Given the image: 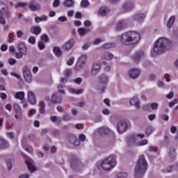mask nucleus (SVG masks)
<instances>
[{"label": "nucleus", "instance_id": "1", "mask_svg": "<svg viewBox=\"0 0 178 178\" xmlns=\"http://www.w3.org/2000/svg\"><path fill=\"white\" fill-rule=\"evenodd\" d=\"M120 41L122 45H137L140 41V33L137 31H128L120 37Z\"/></svg>", "mask_w": 178, "mask_h": 178}, {"label": "nucleus", "instance_id": "2", "mask_svg": "<svg viewBox=\"0 0 178 178\" xmlns=\"http://www.w3.org/2000/svg\"><path fill=\"white\" fill-rule=\"evenodd\" d=\"M170 48H172L170 40L166 38H160L154 42L153 52L154 54H163Z\"/></svg>", "mask_w": 178, "mask_h": 178}, {"label": "nucleus", "instance_id": "3", "mask_svg": "<svg viewBox=\"0 0 178 178\" xmlns=\"http://www.w3.org/2000/svg\"><path fill=\"white\" fill-rule=\"evenodd\" d=\"M147 168L148 162H147V159H145V155L142 154L139 156V159H138L136 165L135 167V177H144V175H145V172H147Z\"/></svg>", "mask_w": 178, "mask_h": 178}, {"label": "nucleus", "instance_id": "4", "mask_svg": "<svg viewBox=\"0 0 178 178\" xmlns=\"http://www.w3.org/2000/svg\"><path fill=\"white\" fill-rule=\"evenodd\" d=\"M117 158L118 156H116V154H111L103 160L102 163V168L104 170H111V169H113L118 163Z\"/></svg>", "mask_w": 178, "mask_h": 178}, {"label": "nucleus", "instance_id": "5", "mask_svg": "<svg viewBox=\"0 0 178 178\" xmlns=\"http://www.w3.org/2000/svg\"><path fill=\"white\" fill-rule=\"evenodd\" d=\"M99 90L104 94L106 90V86L109 83V76L108 75L103 74L99 76Z\"/></svg>", "mask_w": 178, "mask_h": 178}, {"label": "nucleus", "instance_id": "6", "mask_svg": "<svg viewBox=\"0 0 178 178\" xmlns=\"http://www.w3.org/2000/svg\"><path fill=\"white\" fill-rule=\"evenodd\" d=\"M88 57L86 54H82L77 60L76 64L75 65V70L76 72H80L82 70L83 67L86 66V63H87Z\"/></svg>", "mask_w": 178, "mask_h": 178}, {"label": "nucleus", "instance_id": "7", "mask_svg": "<svg viewBox=\"0 0 178 178\" xmlns=\"http://www.w3.org/2000/svg\"><path fill=\"white\" fill-rule=\"evenodd\" d=\"M127 129H129V122L121 120L117 123V130L120 134L126 133Z\"/></svg>", "mask_w": 178, "mask_h": 178}, {"label": "nucleus", "instance_id": "8", "mask_svg": "<svg viewBox=\"0 0 178 178\" xmlns=\"http://www.w3.org/2000/svg\"><path fill=\"white\" fill-rule=\"evenodd\" d=\"M22 73L26 83H31L33 81V76L29 67L24 66L22 69Z\"/></svg>", "mask_w": 178, "mask_h": 178}, {"label": "nucleus", "instance_id": "9", "mask_svg": "<svg viewBox=\"0 0 178 178\" xmlns=\"http://www.w3.org/2000/svg\"><path fill=\"white\" fill-rule=\"evenodd\" d=\"M136 8V5L134 4V2L131 0L127 1L122 6V10L126 12H130L131 10H133Z\"/></svg>", "mask_w": 178, "mask_h": 178}, {"label": "nucleus", "instance_id": "10", "mask_svg": "<svg viewBox=\"0 0 178 178\" xmlns=\"http://www.w3.org/2000/svg\"><path fill=\"white\" fill-rule=\"evenodd\" d=\"M143 58H144V51H138L131 56V59L134 63H140Z\"/></svg>", "mask_w": 178, "mask_h": 178}, {"label": "nucleus", "instance_id": "11", "mask_svg": "<svg viewBox=\"0 0 178 178\" xmlns=\"http://www.w3.org/2000/svg\"><path fill=\"white\" fill-rule=\"evenodd\" d=\"M127 144L128 147H137V138L134 135H130L127 138Z\"/></svg>", "mask_w": 178, "mask_h": 178}, {"label": "nucleus", "instance_id": "12", "mask_svg": "<svg viewBox=\"0 0 178 178\" xmlns=\"http://www.w3.org/2000/svg\"><path fill=\"white\" fill-rule=\"evenodd\" d=\"M129 104L132 106H135L137 111H138V109H141V102H140V99L138 97H132L129 101Z\"/></svg>", "mask_w": 178, "mask_h": 178}, {"label": "nucleus", "instance_id": "13", "mask_svg": "<svg viewBox=\"0 0 178 178\" xmlns=\"http://www.w3.org/2000/svg\"><path fill=\"white\" fill-rule=\"evenodd\" d=\"M67 140L72 145H75L76 147H79V145H80V140H79V138L73 134L68 135Z\"/></svg>", "mask_w": 178, "mask_h": 178}, {"label": "nucleus", "instance_id": "14", "mask_svg": "<svg viewBox=\"0 0 178 178\" xmlns=\"http://www.w3.org/2000/svg\"><path fill=\"white\" fill-rule=\"evenodd\" d=\"M140 74H141V72L137 68H132L129 71L130 79H138Z\"/></svg>", "mask_w": 178, "mask_h": 178}, {"label": "nucleus", "instance_id": "15", "mask_svg": "<svg viewBox=\"0 0 178 178\" xmlns=\"http://www.w3.org/2000/svg\"><path fill=\"white\" fill-rule=\"evenodd\" d=\"M81 166H83V164L81 163V161H80V159L77 157H74L71 162V168H72V169L77 170L81 168Z\"/></svg>", "mask_w": 178, "mask_h": 178}, {"label": "nucleus", "instance_id": "16", "mask_svg": "<svg viewBox=\"0 0 178 178\" xmlns=\"http://www.w3.org/2000/svg\"><path fill=\"white\" fill-rule=\"evenodd\" d=\"M13 106L16 113L15 115V119H22V117L23 116V113L22 112V108H20V106L17 103H15L14 104Z\"/></svg>", "mask_w": 178, "mask_h": 178}, {"label": "nucleus", "instance_id": "17", "mask_svg": "<svg viewBox=\"0 0 178 178\" xmlns=\"http://www.w3.org/2000/svg\"><path fill=\"white\" fill-rule=\"evenodd\" d=\"M25 162L29 170H30L31 173H33V172H35V166L34 165V161L31 158L28 157V159L25 160Z\"/></svg>", "mask_w": 178, "mask_h": 178}, {"label": "nucleus", "instance_id": "18", "mask_svg": "<svg viewBox=\"0 0 178 178\" xmlns=\"http://www.w3.org/2000/svg\"><path fill=\"white\" fill-rule=\"evenodd\" d=\"M51 102L53 104H60L62 102V95L58 92L54 93L51 95Z\"/></svg>", "mask_w": 178, "mask_h": 178}, {"label": "nucleus", "instance_id": "19", "mask_svg": "<svg viewBox=\"0 0 178 178\" xmlns=\"http://www.w3.org/2000/svg\"><path fill=\"white\" fill-rule=\"evenodd\" d=\"M99 70H101V64L95 63L91 70L92 76H97V74H98L99 72Z\"/></svg>", "mask_w": 178, "mask_h": 178}, {"label": "nucleus", "instance_id": "20", "mask_svg": "<svg viewBox=\"0 0 178 178\" xmlns=\"http://www.w3.org/2000/svg\"><path fill=\"white\" fill-rule=\"evenodd\" d=\"M74 45V39H70L63 45V49H65V51H69L72 49V48H73Z\"/></svg>", "mask_w": 178, "mask_h": 178}, {"label": "nucleus", "instance_id": "21", "mask_svg": "<svg viewBox=\"0 0 178 178\" xmlns=\"http://www.w3.org/2000/svg\"><path fill=\"white\" fill-rule=\"evenodd\" d=\"M18 49L23 55H27V46H26V43L24 42H21L18 44Z\"/></svg>", "mask_w": 178, "mask_h": 178}, {"label": "nucleus", "instance_id": "22", "mask_svg": "<svg viewBox=\"0 0 178 178\" xmlns=\"http://www.w3.org/2000/svg\"><path fill=\"white\" fill-rule=\"evenodd\" d=\"M9 148V142L5 138H0V149L5 150Z\"/></svg>", "mask_w": 178, "mask_h": 178}, {"label": "nucleus", "instance_id": "23", "mask_svg": "<svg viewBox=\"0 0 178 178\" xmlns=\"http://www.w3.org/2000/svg\"><path fill=\"white\" fill-rule=\"evenodd\" d=\"M133 19L135 20V22H144V19H145V14L136 13L134 15Z\"/></svg>", "mask_w": 178, "mask_h": 178}, {"label": "nucleus", "instance_id": "24", "mask_svg": "<svg viewBox=\"0 0 178 178\" xmlns=\"http://www.w3.org/2000/svg\"><path fill=\"white\" fill-rule=\"evenodd\" d=\"M28 101L29 104H31L32 105H35V95H34V93L33 92H28Z\"/></svg>", "mask_w": 178, "mask_h": 178}, {"label": "nucleus", "instance_id": "25", "mask_svg": "<svg viewBox=\"0 0 178 178\" xmlns=\"http://www.w3.org/2000/svg\"><path fill=\"white\" fill-rule=\"evenodd\" d=\"M175 20L176 17L175 15L170 17L166 23L167 29H172V26L175 24Z\"/></svg>", "mask_w": 178, "mask_h": 178}, {"label": "nucleus", "instance_id": "26", "mask_svg": "<svg viewBox=\"0 0 178 178\" xmlns=\"http://www.w3.org/2000/svg\"><path fill=\"white\" fill-rule=\"evenodd\" d=\"M68 92H70V94H76V95H80V94H83V92H84V89L77 90L74 88H69Z\"/></svg>", "mask_w": 178, "mask_h": 178}, {"label": "nucleus", "instance_id": "27", "mask_svg": "<svg viewBox=\"0 0 178 178\" xmlns=\"http://www.w3.org/2000/svg\"><path fill=\"white\" fill-rule=\"evenodd\" d=\"M127 26V24H126V21L124 20H121L117 22L116 24V29L117 30H123L124 27Z\"/></svg>", "mask_w": 178, "mask_h": 178}, {"label": "nucleus", "instance_id": "28", "mask_svg": "<svg viewBox=\"0 0 178 178\" xmlns=\"http://www.w3.org/2000/svg\"><path fill=\"white\" fill-rule=\"evenodd\" d=\"M110 10L108 7H102L99 10V13L100 16H106V15H108Z\"/></svg>", "mask_w": 178, "mask_h": 178}, {"label": "nucleus", "instance_id": "29", "mask_svg": "<svg viewBox=\"0 0 178 178\" xmlns=\"http://www.w3.org/2000/svg\"><path fill=\"white\" fill-rule=\"evenodd\" d=\"M31 31L35 35H40V34H41V27H40L38 26H33L31 29Z\"/></svg>", "mask_w": 178, "mask_h": 178}, {"label": "nucleus", "instance_id": "30", "mask_svg": "<svg viewBox=\"0 0 178 178\" xmlns=\"http://www.w3.org/2000/svg\"><path fill=\"white\" fill-rule=\"evenodd\" d=\"M53 51L54 53V54L56 55V56H57V58H61L62 57V49H60L59 48V47H53Z\"/></svg>", "mask_w": 178, "mask_h": 178}, {"label": "nucleus", "instance_id": "31", "mask_svg": "<svg viewBox=\"0 0 178 178\" xmlns=\"http://www.w3.org/2000/svg\"><path fill=\"white\" fill-rule=\"evenodd\" d=\"M115 56L111 52H105L103 54L102 58L106 60H112Z\"/></svg>", "mask_w": 178, "mask_h": 178}, {"label": "nucleus", "instance_id": "32", "mask_svg": "<svg viewBox=\"0 0 178 178\" xmlns=\"http://www.w3.org/2000/svg\"><path fill=\"white\" fill-rule=\"evenodd\" d=\"M29 8L31 12H36V10H40V6L39 4L31 3Z\"/></svg>", "mask_w": 178, "mask_h": 178}, {"label": "nucleus", "instance_id": "33", "mask_svg": "<svg viewBox=\"0 0 178 178\" xmlns=\"http://www.w3.org/2000/svg\"><path fill=\"white\" fill-rule=\"evenodd\" d=\"M48 19V17L46 15H42L41 17H35V22L36 23H40L41 22H47Z\"/></svg>", "mask_w": 178, "mask_h": 178}, {"label": "nucleus", "instance_id": "34", "mask_svg": "<svg viewBox=\"0 0 178 178\" xmlns=\"http://www.w3.org/2000/svg\"><path fill=\"white\" fill-rule=\"evenodd\" d=\"M24 92H17L15 95V98H16V99H20L21 101H23V99H24Z\"/></svg>", "mask_w": 178, "mask_h": 178}, {"label": "nucleus", "instance_id": "35", "mask_svg": "<svg viewBox=\"0 0 178 178\" xmlns=\"http://www.w3.org/2000/svg\"><path fill=\"white\" fill-rule=\"evenodd\" d=\"M65 8H72L74 5V1L73 0H65L63 3Z\"/></svg>", "mask_w": 178, "mask_h": 178}, {"label": "nucleus", "instance_id": "36", "mask_svg": "<svg viewBox=\"0 0 178 178\" xmlns=\"http://www.w3.org/2000/svg\"><path fill=\"white\" fill-rule=\"evenodd\" d=\"M50 120H51L53 123H60V122H62V118L58 116H51Z\"/></svg>", "mask_w": 178, "mask_h": 178}, {"label": "nucleus", "instance_id": "37", "mask_svg": "<svg viewBox=\"0 0 178 178\" xmlns=\"http://www.w3.org/2000/svg\"><path fill=\"white\" fill-rule=\"evenodd\" d=\"M170 158H176V149L174 147H171L169 151Z\"/></svg>", "mask_w": 178, "mask_h": 178}, {"label": "nucleus", "instance_id": "38", "mask_svg": "<svg viewBox=\"0 0 178 178\" xmlns=\"http://www.w3.org/2000/svg\"><path fill=\"white\" fill-rule=\"evenodd\" d=\"M129 175L127 172H118L116 174L115 177L116 178H127Z\"/></svg>", "mask_w": 178, "mask_h": 178}, {"label": "nucleus", "instance_id": "39", "mask_svg": "<svg viewBox=\"0 0 178 178\" xmlns=\"http://www.w3.org/2000/svg\"><path fill=\"white\" fill-rule=\"evenodd\" d=\"M45 103L44 102H42L40 105V113L42 115L45 114Z\"/></svg>", "mask_w": 178, "mask_h": 178}, {"label": "nucleus", "instance_id": "40", "mask_svg": "<svg viewBox=\"0 0 178 178\" xmlns=\"http://www.w3.org/2000/svg\"><path fill=\"white\" fill-rule=\"evenodd\" d=\"M65 85L60 83L58 86V92H60V94H63L65 95V90H63V88H65Z\"/></svg>", "mask_w": 178, "mask_h": 178}, {"label": "nucleus", "instance_id": "41", "mask_svg": "<svg viewBox=\"0 0 178 178\" xmlns=\"http://www.w3.org/2000/svg\"><path fill=\"white\" fill-rule=\"evenodd\" d=\"M113 47H115V44L111 42L105 43L102 45V48H104V49H109V48H112Z\"/></svg>", "mask_w": 178, "mask_h": 178}, {"label": "nucleus", "instance_id": "42", "mask_svg": "<svg viewBox=\"0 0 178 178\" xmlns=\"http://www.w3.org/2000/svg\"><path fill=\"white\" fill-rule=\"evenodd\" d=\"M81 6L82 8H88V6H90V1H88V0H82L81 2Z\"/></svg>", "mask_w": 178, "mask_h": 178}, {"label": "nucleus", "instance_id": "43", "mask_svg": "<svg viewBox=\"0 0 178 178\" xmlns=\"http://www.w3.org/2000/svg\"><path fill=\"white\" fill-rule=\"evenodd\" d=\"M148 144V140L147 139H144L138 142L137 147H143V145H147Z\"/></svg>", "mask_w": 178, "mask_h": 178}, {"label": "nucleus", "instance_id": "44", "mask_svg": "<svg viewBox=\"0 0 178 178\" xmlns=\"http://www.w3.org/2000/svg\"><path fill=\"white\" fill-rule=\"evenodd\" d=\"M40 41H43V42L47 43L48 42V41H49V39L48 38V35H47L46 34H43L40 36Z\"/></svg>", "mask_w": 178, "mask_h": 178}, {"label": "nucleus", "instance_id": "45", "mask_svg": "<svg viewBox=\"0 0 178 178\" xmlns=\"http://www.w3.org/2000/svg\"><path fill=\"white\" fill-rule=\"evenodd\" d=\"M157 86L159 87V88H165V83L163 82V79H159L157 81Z\"/></svg>", "mask_w": 178, "mask_h": 178}, {"label": "nucleus", "instance_id": "46", "mask_svg": "<svg viewBox=\"0 0 178 178\" xmlns=\"http://www.w3.org/2000/svg\"><path fill=\"white\" fill-rule=\"evenodd\" d=\"M78 33H79L80 37H83V35H86V33H87V31H86V29H84V28H79L78 30Z\"/></svg>", "mask_w": 178, "mask_h": 178}, {"label": "nucleus", "instance_id": "47", "mask_svg": "<svg viewBox=\"0 0 178 178\" xmlns=\"http://www.w3.org/2000/svg\"><path fill=\"white\" fill-rule=\"evenodd\" d=\"M172 170H173V166H170L163 169L162 172H163V173H171Z\"/></svg>", "mask_w": 178, "mask_h": 178}, {"label": "nucleus", "instance_id": "48", "mask_svg": "<svg viewBox=\"0 0 178 178\" xmlns=\"http://www.w3.org/2000/svg\"><path fill=\"white\" fill-rule=\"evenodd\" d=\"M38 47L39 49H40V50L45 49V44H44V42H42V41H39L38 42Z\"/></svg>", "mask_w": 178, "mask_h": 178}, {"label": "nucleus", "instance_id": "49", "mask_svg": "<svg viewBox=\"0 0 178 178\" xmlns=\"http://www.w3.org/2000/svg\"><path fill=\"white\" fill-rule=\"evenodd\" d=\"M82 81H83V78H81V77H78V78L73 79V82L78 85L81 84Z\"/></svg>", "mask_w": 178, "mask_h": 178}, {"label": "nucleus", "instance_id": "50", "mask_svg": "<svg viewBox=\"0 0 178 178\" xmlns=\"http://www.w3.org/2000/svg\"><path fill=\"white\" fill-rule=\"evenodd\" d=\"M86 135L84 134H81L79 135V141L81 142V143H84V141H86Z\"/></svg>", "mask_w": 178, "mask_h": 178}, {"label": "nucleus", "instance_id": "51", "mask_svg": "<svg viewBox=\"0 0 178 178\" xmlns=\"http://www.w3.org/2000/svg\"><path fill=\"white\" fill-rule=\"evenodd\" d=\"M148 151H149V152H158V147H156L155 146H150L148 148Z\"/></svg>", "mask_w": 178, "mask_h": 178}, {"label": "nucleus", "instance_id": "52", "mask_svg": "<svg viewBox=\"0 0 178 178\" xmlns=\"http://www.w3.org/2000/svg\"><path fill=\"white\" fill-rule=\"evenodd\" d=\"M150 107L152 108V111H156V109H158L159 108V104L158 103H152L150 104Z\"/></svg>", "mask_w": 178, "mask_h": 178}, {"label": "nucleus", "instance_id": "53", "mask_svg": "<svg viewBox=\"0 0 178 178\" xmlns=\"http://www.w3.org/2000/svg\"><path fill=\"white\" fill-rule=\"evenodd\" d=\"M17 60H16V59H15V58H10L8 59V63L11 66H13L15 63H17Z\"/></svg>", "mask_w": 178, "mask_h": 178}, {"label": "nucleus", "instance_id": "54", "mask_svg": "<svg viewBox=\"0 0 178 178\" xmlns=\"http://www.w3.org/2000/svg\"><path fill=\"white\" fill-rule=\"evenodd\" d=\"M74 63V57H71L69 60L67 61V65L68 66H72L73 63Z\"/></svg>", "mask_w": 178, "mask_h": 178}, {"label": "nucleus", "instance_id": "55", "mask_svg": "<svg viewBox=\"0 0 178 178\" xmlns=\"http://www.w3.org/2000/svg\"><path fill=\"white\" fill-rule=\"evenodd\" d=\"M10 74L13 77H16L18 80H22V76L19 75L17 73H16V72H11Z\"/></svg>", "mask_w": 178, "mask_h": 178}, {"label": "nucleus", "instance_id": "56", "mask_svg": "<svg viewBox=\"0 0 178 178\" xmlns=\"http://www.w3.org/2000/svg\"><path fill=\"white\" fill-rule=\"evenodd\" d=\"M91 45L90 43L87 42L85 43L83 46H82V49H83V51H86L87 49H88V48H90V46Z\"/></svg>", "mask_w": 178, "mask_h": 178}, {"label": "nucleus", "instance_id": "57", "mask_svg": "<svg viewBox=\"0 0 178 178\" xmlns=\"http://www.w3.org/2000/svg\"><path fill=\"white\" fill-rule=\"evenodd\" d=\"M28 42H29V44H35V38L34 37H30L29 39H28Z\"/></svg>", "mask_w": 178, "mask_h": 178}, {"label": "nucleus", "instance_id": "58", "mask_svg": "<svg viewBox=\"0 0 178 178\" xmlns=\"http://www.w3.org/2000/svg\"><path fill=\"white\" fill-rule=\"evenodd\" d=\"M152 133V127H147L146 128V134L147 136H149Z\"/></svg>", "mask_w": 178, "mask_h": 178}, {"label": "nucleus", "instance_id": "59", "mask_svg": "<svg viewBox=\"0 0 178 178\" xmlns=\"http://www.w3.org/2000/svg\"><path fill=\"white\" fill-rule=\"evenodd\" d=\"M23 55L24 54L21 51L15 53V56L17 59H22V58H23Z\"/></svg>", "mask_w": 178, "mask_h": 178}, {"label": "nucleus", "instance_id": "60", "mask_svg": "<svg viewBox=\"0 0 178 178\" xmlns=\"http://www.w3.org/2000/svg\"><path fill=\"white\" fill-rule=\"evenodd\" d=\"M101 39L96 38L92 42V44H94V45H99L101 43Z\"/></svg>", "mask_w": 178, "mask_h": 178}, {"label": "nucleus", "instance_id": "61", "mask_svg": "<svg viewBox=\"0 0 178 178\" xmlns=\"http://www.w3.org/2000/svg\"><path fill=\"white\" fill-rule=\"evenodd\" d=\"M59 5H60V1L54 0V1L53 3L54 8H58V6H59Z\"/></svg>", "mask_w": 178, "mask_h": 178}, {"label": "nucleus", "instance_id": "62", "mask_svg": "<svg viewBox=\"0 0 178 178\" xmlns=\"http://www.w3.org/2000/svg\"><path fill=\"white\" fill-rule=\"evenodd\" d=\"M161 119H162V120L168 122L169 120V116L166 115V114H162L161 115Z\"/></svg>", "mask_w": 178, "mask_h": 178}, {"label": "nucleus", "instance_id": "63", "mask_svg": "<svg viewBox=\"0 0 178 178\" xmlns=\"http://www.w3.org/2000/svg\"><path fill=\"white\" fill-rule=\"evenodd\" d=\"M156 118V115L155 114H151L147 116V118L150 122H152V120H154V119Z\"/></svg>", "mask_w": 178, "mask_h": 178}, {"label": "nucleus", "instance_id": "64", "mask_svg": "<svg viewBox=\"0 0 178 178\" xmlns=\"http://www.w3.org/2000/svg\"><path fill=\"white\" fill-rule=\"evenodd\" d=\"M156 79V75L154 74H151L149 76V80L150 81H154L155 79Z\"/></svg>", "mask_w": 178, "mask_h": 178}]
</instances>
